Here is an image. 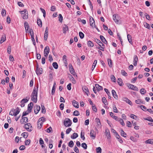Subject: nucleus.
<instances>
[{"mask_svg":"<svg viewBox=\"0 0 153 153\" xmlns=\"http://www.w3.org/2000/svg\"><path fill=\"white\" fill-rule=\"evenodd\" d=\"M19 13L24 12L25 14L22 15L23 18L24 19H27L28 18V12L26 9L22 11H19Z\"/></svg>","mask_w":153,"mask_h":153,"instance_id":"7ed1b4c3","label":"nucleus"},{"mask_svg":"<svg viewBox=\"0 0 153 153\" xmlns=\"http://www.w3.org/2000/svg\"><path fill=\"white\" fill-rule=\"evenodd\" d=\"M42 124L43 123H40V122L38 121L37 122V125L38 128L39 129H40L42 126Z\"/></svg>","mask_w":153,"mask_h":153,"instance_id":"58836bf2","label":"nucleus"},{"mask_svg":"<svg viewBox=\"0 0 153 153\" xmlns=\"http://www.w3.org/2000/svg\"><path fill=\"white\" fill-rule=\"evenodd\" d=\"M70 73L73 75H75L76 74V73L75 72L73 68L69 70Z\"/></svg>","mask_w":153,"mask_h":153,"instance_id":"de8ad7c7","label":"nucleus"},{"mask_svg":"<svg viewBox=\"0 0 153 153\" xmlns=\"http://www.w3.org/2000/svg\"><path fill=\"white\" fill-rule=\"evenodd\" d=\"M78 135L77 133H74L71 136V138L72 139H75L78 137Z\"/></svg>","mask_w":153,"mask_h":153,"instance_id":"7c9ffc66","label":"nucleus"},{"mask_svg":"<svg viewBox=\"0 0 153 153\" xmlns=\"http://www.w3.org/2000/svg\"><path fill=\"white\" fill-rule=\"evenodd\" d=\"M36 74L38 75H40L42 73V68H39L38 69H36Z\"/></svg>","mask_w":153,"mask_h":153,"instance_id":"4468645a","label":"nucleus"},{"mask_svg":"<svg viewBox=\"0 0 153 153\" xmlns=\"http://www.w3.org/2000/svg\"><path fill=\"white\" fill-rule=\"evenodd\" d=\"M38 121L43 123L45 121V118L44 117H41L39 119Z\"/></svg>","mask_w":153,"mask_h":153,"instance_id":"4c0bfd02","label":"nucleus"},{"mask_svg":"<svg viewBox=\"0 0 153 153\" xmlns=\"http://www.w3.org/2000/svg\"><path fill=\"white\" fill-rule=\"evenodd\" d=\"M137 56L136 55H134L133 58V65L134 66H136L137 65Z\"/></svg>","mask_w":153,"mask_h":153,"instance_id":"f8f14e48","label":"nucleus"},{"mask_svg":"<svg viewBox=\"0 0 153 153\" xmlns=\"http://www.w3.org/2000/svg\"><path fill=\"white\" fill-rule=\"evenodd\" d=\"M22 118L20 120V123L22 124H25L28 122V119L27 117H22Z\"/></svg>","mask_w":153,"mask_h":153,"instance_id":"1a4fd4ad","label":"nucleus"},{"mask_svg":"<svg viewBox=\"0 0 153 153\" xmlns=\"http://www.w3.org/2000/svg\"><path fill=\"white\" fill-rule=\"evenodd\" d=\"M97 153H101L102 149L100 147L97 148L96 149Z\"/></svg>","mask_w":153,"mask_h":153,"instance_id":"c03bdc74","label":"nucleus"},{"mask_svg":"<svg viewBox=\"0 0 153 153\" xmlns=\"http://www.w3.org/2000/svg\"><path fill=\"white\" fill-rule=\"evenodd\" d=\"M95 86L98 91L102 90L103 88L102 87L100 86L98 84H95Z\"/></svg>","mask_w":153,"mask_h":153,"instance_id":"412c9836","label":"nucleus"},{"mask_svg":"<svg viewBox=\"0 0 153 153\" xmlns=\"http://www.w3.org/2000/svg\"><path fill=\"white\" fill-rule=\"evenodd\" d=\"M117 82L118 84L120 86L122 85L123 84L122 79L121 78H118L117 79Z\"/></svg>","mask_w":153,"mask_h":153,"instance_id":"f704fd0d","label":"nucleus"},{"mask_svg":"<svg viewBox=\"0 0 153 153\" xmlns=\"http://www.w3.org/2000/svg\"><path fill=\"white\" fill-rule=\"evenodd\" d=\"M131 38V36L129 34L127 35V38L129 42L131 44L132 43Z\"/></svg>","mask_w":153,"mask_h":153,"instance_id":"72a5a7b5","label":"nucleus"},{"mask_svg":"<svg viewBox=\"0 0 153 153\" xmlns=\"http://www.w3.org/2000/svg\"><path fill=\"white\" fill-rule=\"evenodd\" d=\"M81 146L85 149H87V146L85 143H82L81 144Z\"/></svg>","mask_w":153,"mask_h":153,"instance_id":"a18cd8bd","label":"nucleus"},{"mask_svg":"<svg viewBox=\"0 0 153 153\" xmlns=\"http://www.w3.org/2000/svg\"><path fill=\"white\" fill-rule=\"evenodd\" d=\"M113 111L114 112L116 113L118 112L117 109L115 105H113Z\"/></svg>","mask_w":153,"mask_h":153,"instance_id":"603ef678","label":"nucleus"},{"mask_svg":"<svg viewBox=\"0 0 153 153\" xmlns=\"http://www.w3.org/2000/svg\"><path fill=\"white\" fill-rule=\"evenodd\" d=\"M52 65L54 68L55 69H57L58 67V65L56 62H54L52 64Z\"/></svg>","mask_w":153,"mask_h":153,"instance_id":"e433bc0d","label":"nucleus"},{"mask_svg":"<svg viewBox=\"0 0 153 153\" xmlns=\"http://www.w3.org/2000/svg\"><path fill=\"white\" fill-rule=\"evenodd\" d=\"M140 93L142 94H145L146 93V91L144 88H141L140 90Z\"/></svg>","mask_w":153,"mask_h":153,"instance_id":"ea45409f","label":"nucleus"},{"mask_svg":"<svg viewBox=\"0 0 153 153\" xmlns=\"http://www.w3.org/2000/svg\"><path fill=\"white\" fill-rule=\"evenodd\" d=\"M146 143H149L152 144H153V139H149L145 141Z\"/></svg>","mask_w":153,"mask_h":153,"instance_id":"473e14b6","label":"nucleus"},{"mask_svg":"<svg viewBox=\"0 0 153 153\" xmlns=\"http://www.w3.org/2000/svg\"><path fill=\"white\" fill-rule=\"evenodd\" d=\"M79 35L81 39H82L84 37V34L81 32H79Z\"/></svg>","mask_w":153,"mask_h":153,"instance_id":"3c124183","label":"nucleus"},{"mask_svg":"<svg viewBox=\"0 0 153 153\" xmlns=\"http://www.w3.org/2000/svg\"><path fill=\"white\" fill-rule=\"evenodd\" d=\"M24 26L25 29L26 31L27 32V31H28V29L29 27V26L28 23L27 22H25L24 23Z\"/></svg>","mask_w":153,"mask_h":153,"instance_id":"393cba45","label":"nucleus"},{"mask_svg":"<svg viewBox=\"0 0 153 153\" xmlns=\"http://www.w3.org/2000/svg\"><path fill=\"white\" fill-rule=\"evenodd\" d=\"M96 122H97V126H99L101 125V123L100 120L98 118H96L95 119Z\"/></svg>","mask_w":153,"mask_h":153,"instance_id":"c9c22d12","label":"nucleus"},{"mask_svg":"<svg viewBox=\"0 0 153 153\" xmlns=\"http://www.w3.org/2000/svg\"><path fill=\"white\" fill-rule=\"evenodd\" d=\"M72 104L73 106L76 108H78L79 107L78 102L76 101L75 100H73L72 101Z\"/></svg>","mask_w":153,"mask_h":153,"instance_id":"dca6fc26","label":"nucleus"},{"mask_svg":"<svg viewBox=\"0 0 153 153\" xmlns=\"http://www.w3.org/2000/svg\"><path fill=\"white\" fill-rule=\"evenodd\" d=\"M46 112V110L45 107L44 105H42V112L43 113H45Z\"/></svg>","mask_w":153,"mask_h":153,"instance_id":"338daca9","label":"nucleus"},{"mask_svg":"<svg viewBox=\"0 0 153 153\" xmlns=\"http://www.w3.org/2000/svg\"><path fill=\"white\" fill-rule=\"evenodd\" d=\"M144 26L146 28H148V29H149L150 28L149 25L147 23H145L144 25Z\"/></svg>","mask_w":153,"mask_h":153,"instance_id":"680f3d73","label":"nucleus"},{"mask_svg":"<svg viewBox=\"0 0 153 153\" xmlns=\"http://www.w3.org/2000/svg\"><path fill=\"white\" fill-rule=\"evenodd\" d=\"M135 102L136 103L138 104H143L144 103V101L140 99H138L136 100Z\"/></svg>","mask_w":153,"mask_h":153,"instance_id":"bb28decb","label":"nucleus"},{"mask_svg":"<svg viewBox=\"0 0 153 153\" xmlns=\"http://www.w3.org/2000/svg\"><path fill=\"white\" fill-rule=\"evenodd\" d=\"M85 133L84 132H81V138L83 140L85 139V137H84Z\"/></svg>","mask_w":153,"mask_h":153,"instance_id":"0e129e2a","label":"nucleus"},{"mask_svg":"<svg viewBox=\"0 0 153 153\" xmlns=\"http://www.w3.org/2000/svg\"><path fill=\"white\" fill-rule=\"evenodd\" d=\"M125 100L126 102L129 105H132V102L130 100L128 99V98H125Z\"/></svg>","mask_w":153,"mask_h":153,"instance_id":"4d7b16f0","label":"nucleus"},{"mask_svg":"<svg viewBox=\"0 0 153 153\" xmlns=\"http://www.w3.org/2000/svg\"><path fill=\"white\" fill-rule=\"evenodd\" d=\"M37 24L39 26L41 27L42 26V23L41 20L39 18H38L37 20Z\"/></svg>","mask_w":153,"mask_h":153,"instance_id":"cd10ccee","label":"nucleus"},{"mask_svg":"<svg viewBox=\"0 0 153 153\" xmlns=\"http://www.w3.org/2000/svg\"><path fill=\"white\" fill-rule=\"evenodd\" d=\"M102 102L105 104V105L108 104L107 100L105 97H103L102 98Z\"/></svg>","mask_w":153,"mask_h":153,"instance_id":"8fccbe9b","label":"nucleus"},{"mask_svg":"<svg viewBox=\"0 0 153 153\" xmlns=\"http://www.w3.org/2000/svg\"><path fill=\"white\" fill-rule=\"evenodd\" d=\"M38 90V87L37 88L34 87L33 91L31 96H37V92Z\"/></svg>","mask_w":153,"mask_h":153,"instance_id":"423d86ee","label":"nucleus"},{"mask_svg":"<svg viewBox=\"0 0 153 153\" xmlns=\"http://www.w3.org/2000/svg\"><path fill=\"white\" fill-rule=\"evenodd\" d=\"M72 130V129L71 128H68L66 130V133L67 134H68L70 133L71 131Z\"/></svg>","mask_w":153,"mask_h":153,"instance_id":"69168bd1","label":"nucleus"},{"mask_svg":"<svg viewBox=\"0 0 153 153\" xmlns=\"http://www.w3.org/2000/svg\"><path fill=\"white\" fill-rule=\"evenodd\" d=\"M143 119L145 120H147L151 122H153V120L150 117H149L147 118H143Z\"/></svg>","mask_w":153,"mask_h":153,"instance_id":"a19ab883","label":"nucleus"},{"mask_svg":"<svg viewBox=\"0 0 153 153\" xmlns=\"http://www.w3.org/2000/svg\"><path fill=\"white\" fill-rule=\"evenodd\" d=\"M41 11H42V12L43 13V16L45 18V17L46 16V12L45 10L43 9L42 8H40Z\"/></svg>","mask_w":153,"mask_h":153,"instance_id":"13d9d810","label":"nucleus"},{"mask_svg":"<svg viewBox=\"0 0 153 153\" xmlns=\"http://www.w3.org/2000/svg\"><path fill=\"white\" fill-rule=\"evenodd\" d=\"M34 112L35 114H37L38 113L39 111L40 110V107L39 105H36L34 106Z\"/></svg>","mask_w":153,"mask_h":153,"instance_id":"9b49d317","label":"nucleus"},{"mask_svg":"<svg viewBox=\"0 0 153 153\" xmlns=\"http://www.w3.org/2000/svg\"><path fill=\"white\" fill-rule=\"evenodd\" d=\"M16 111L15 112H14V113H13V115H14V116H16V115L19 114L20 112V109L19 108L17 107L16 108Z\"/></svg>","mask_w":153,"mask_h":153,"instance_id":"5701e85b","label":"nucleus"},{"mask_svg":"<svg viewBox=\"0 0 153 153\" xmlns=\"http://www.w3.org/2000/svg\"><path fill=\"white\" fill-rule=\"evenodd\" d=\"M30 112H29V111L28 110H27V111H26V112H24L22 114V117L26 115Z\"/></svg>","mask_w":153,"mask_h":153,"instance_id":"052dcab7","label":"nucleus"},{"mask_svg":"<svg viewBox=\"0 0 153 153\" xmlns=\"http://www.w3.org/2000/svg\"><path fill=\"white\" fill-rule=\"evenodd\" d=\"M128 87L129 88L133 90H135L137 91H138V88L135 86H134L132 84H129L128 85Z\"/></svg>","mask_w":153,"mask_h":153,"instance_id":"20e7f679","label":"nucleus"},{"mask_svg":"<svg viewBox=\"0 0 153 153\" xmlns=\"http://www.w3.org/2000/svg\"><path fill=\"white\" fill-rule=\"evenodd\" d=\"M94 41L100 46H104L103 44L99 39H94Z\"/></svg>","mask_w":153,"mask_h":153,"instance_id":"ddd939ff","label":"nucleus"},{"mask_svg":"<svg viewBox=\"0 0 153 153\" xmlns=\"http://www.w3.org/2000/svg\"><path fill=\"white\" fill-rule=\"evenodd\" d=\"M82 90H83V91L85 92L86 93V94H87V95L88 96V93H87V92H89V91H88V89L87 87L86 86H84L82 87Z\"/></svg>","mask_w":153,"mask_h":153,"instance_id":"a211bd4d","label":"nucleus"},{"mask_svg":"<svg viewBox=\"0 0 153 153\" xmlns=\"http://www.w3.org/2000/svg\"><path fill=\"white\" fill-rule=\"evenodd\" d=\"M87 45L88 47H93L94 45L93 43L91 41H89L88 42Z\"/></svg>","mask_w":153,"mask_h":153,"instance_id":"c85d7f7f","label":"nucleus"},{"mask_svg":"<svg viewBox=\"0 0 153 153\" xmlns=\"http://www.w3.org/2000/svg\"><path fill=\"white\" fill-rule=\"evenodd\" d=\"M59 21L60 22H62L63 20V17L61 14L59 15Z\"/></svg>","mask_w":153,"mask_h":153,"instance_id":"6e6d98bb","label":"nucleus"},{"mask_svg":"<svg viewBox=\"0 0 153 153\" xmlns=\"http://www.w3.org/2000/svg\"><path fill=\"white\" fill-rule=\"evenodd\" d=\"M6 40V36L5 34H3L1 38V39L0 41V43L2 44Z\"/></svg>","mask_w":153,"mask_h":153,"instance_id":"2eb2a0df","label":"nucleus"},{"mask_svg":"<svg viewBox=\"0 0 153 153\" xmlns=\"http://www.w3.org/2000/svg\"><path fill=\"white\" fill-rule=\"evenodd\" d=\"M90 135L91 137H92L93 139H94L96 137V132L93 130H91L90 131Z\"/></svg>","mask_w":153,"mask_h":153,"instance_id":"0eeeda50","label":"nucleus"},{"mask_svg":"<svg viewBox=\"0 0 153 153\" xmlns=\"http://www.w3.org/2000/svg\"><path fill=\"white\" fill-rule=\"evenodd\" d=\"M121 73L122 75L124 76H126L127 75V73L124 70H122L121 71Z\"/></svg>","mask_w":153,"mask_h":153,"instance_id":"e2e57ef3","label":"nucleus"},{"mask_svg":"<svg viewBox=\"0 0 153 153\" xmlns=\"http://www.w3.org/2000/svg\"><path fill=\"white\" fill-rule=\"evenodd\" d=\"M100 38L101 40L103 42L104 44H106L107 43V42L106 40L105 39V38L102 35L100 36Z\"/></svg>","mask_w":153,"mask_h":153,"instance_id":"a878e982","label":"nucleus"},{"mask_svg":"<svg viewBox=\"0 0 153 153\" xmlns=\"http://www.w3.org/2000/svg\"><path fill=\"white\" fill-rule=\"evenodd\" d=\"M106 135L108 139L111 138V135L108 129H106L105 131Z\"/></svg>","mask_w":153,"mask_h":153,"instance_id":"aec40b11","label":"nucleus"},{"mask_svg":"<svg viewBox=\"0 0 153 153\" xmlns=\"http://www.w3.org/2000/svg\"><path fill=\"white\" fill-rule=\"evenodd\" d=\"M74 145V143L72 140H71L68 144V146L70 147H72Z\"/></svg>","mask_w":153,"mask_h":153,"instance_id":"37998d69","label":"nucleus"},{"mask_svg":"<svg viewBox=\"0 0 153 153\" xmlns=\"http://www.w3.org/2000/svg\"><path fill=\"white\" fill-rule=\"evenodd\" d=\"M117 121H119L120 123L123 126H124L125 125L124 123L123 120L121 118H120L119 120H118Z\"/></svg>","mask_w":153,"mask_h":153,"instance_id":"09e8293b","label":"nucleus"},{"mask_svg":"<svg viewBox=\"0 0 153 153\" xmlns=\"http://www.w3.org/2000/svg\"><path fill=\"white\" fill-rule=\"evenodd\" d=\"M48 27H46L45 28V33L44 36V40H46L47 39L48 35Z\"/></svg>","mask_w":153,"mask_h":153,"instance_id":"39448f33","label":"nucleus"},{"mask_svg":"<svg viewBox=\"0 0 153 153\" xmlns=\"http://www.w3.org/2000/svg\"><path fill=\"white\" fill-rule=\"evenodd\" d=\"M111 78L112 81L114 82H115L116 81V79L115 76L113 75H111Z\"/></svg>","mask_w":153,"mask_h":153,"instance_id":"5fc2aeb1","label":"nucleus"},{"mask_svg":"<svg viewBox=\"0 0 153 153\" xmlns=\"http://www.w3.org/2000/svg\"><path fill=\"white\" fill-rule=\"evenodd\" d=\"M72 124L71 120L69 118H66L64 122V124L66 127H69Z\"/></svg>","mask_w":153,"mask_h":153,"instance_id":"f257e3e1","label":"nucleus"},{"mask_svg":"<svg viewBox=\"0 0 153 153\" xmlns=\"http://www.w3.org/2000/svg\"><path fill=\"white\" fill-rule=\"evenodd\" d=\"M89 21L90 25L92 27H93L94 26H95V23L92 17H90L89 19Z\"/></svg>","mask_w":153,"mask_h":153,"instance_id":"9d476101","label":"nucleus"},{"mask_svg":"<svg viewBox=\"0 0 153 153\" xmlns=\"http://www.w3.org/2000/svg\"><path fill=\"white\" fill-rule=\"evenodd\" d=\"M31 99L33 102L36 103L37 102V96H31Z\"/></svg>","mask_w":153,"mask_h":153,"instance_id":"f3484780","label":"nucleus"},{"mask_svg":"<svg viewBox=\"0 0 153 153\" xmlns=\"http://www.w3.org/2000/svg\"><path fill=\"white\" fill-rule=\"evenodd\" d=\"M22 135L25 138H26L28 136L27 133V132H24L22 134Z\"/></svg>","mask_w":153,"mask_h":153,"instance_id":"864d4df0","label":"nucleus"},{"mask_svg":"<svg viewBox=\"0 0 153 153\" xmlns=\"http://www.w3.org/2000/svg\"><path fill=\"white\" fill-rule=\"evenodd\" d=\"M110 115L111 117L117 121L120 119V118H118L117 117L114 116V114L112 112H110Z\"/></svg>","mask_w":153,"mask_h":153,"instance_id":"4be33fe9","label":"nucleus"},{"mask_svg":"<svg viewBox=\"0 0 153 153\" xmlns=\"http://www.w3.org/2000/svg\"><path fill=\"white\" fill-rule=\"evenodd\" d=\"M108 65L110 67H112V64L111 59H108Z\"/></svg>","mask_w":153,"mask_h":153,"instance_id":"79ce46f5","label":"nucleus"},{"mask_svg":"<svg viewBox=\"0 0 153 153\" xmlns=\"http://www.w3.org/2000/svg\"><path fill=\"white\" fill-rule=\"evenodd\" d=\"M73 114L74 116H77L79 115V113L78 111L76 110L74 112Z\"/></svg>","mask_w":153,"mask_h":153,"instance_id":"49530a36","label":"nucleus"},{"mask_svg":"<svg viewBox=\"0 0 153 153\" xmlns=\"http://www.w3.org/2000/svg\"><path fill=\"white\" fill-rule=\"evenodd\" d=\"M50 51L49 47L48 46L46 47L44 49V53H49Z\"/></svg>","mask_w":153,"mask_h":153,"instance_id":"c756f323","label":"nucleus"},{"mask_svg":"<svg viewBox=\"0 0 153 153\" xmlns=\"http://www.w3.org/2000/svg\"><path fill=\"white\" fill-rule=\"evenodd\" d=\"M71 81L72 82V83H73L74 84H75L76 83V81L75 80V79H74V78L72 76V77L71 79Z\"/></svg>","mask_w":153,"mask_h":153,"instance_id":"774afa93","label":"nucleus"},{"mask_svg":"<svg viewBox=\"0 0 153 153\" xmlns=\"http://www.w3.org/2000/svg\"><path fill=\"white\" fill-rule=\"evenodd\" d=\"M33 105V103L31 102L28 104L27 107V110L29 111V112H31Z\"/></svg>","mask_w":153,"mask_h":153,"instance_id":"6e6552de","label":"nucleus"},{"mask_svg":"<svg viewBox=\"0 0 153 153\" xmlns=\"http://www.w3.org/2000/svg\"><path fill=\"white\" fill-rule=\"evenodd\" d=\"M64 26H65L63 27L62 30L63 33H66V31L68 30V27L67 25H65Z\"/></svg>","mask_w":153,"mask_h":153,"instance_id":"b1692460","label":"nucleus"},{"mask_svg":"<svg viewBox=\"0 0 153 153\" xmlns=\"http://www.w3.org/2000/svg\"><path fill=\"white\" fill-rule=\"evenodd\" d=\"M111 92L112 95H113L114 98L116 99H117L118 96L117 94L115 91L114 90H112Z\"/></svg>","mask_w":153,"mask_h":153,"instance_id":"6ab92c4d","label":"nucleus"},{"mask_svg":"<svg viewBox=\"0 0 153 153\" xmlns=\"http://www.w3.org/2000/svg\"><path fill=\"white\" fill-rule=\"evenodd\" d=\"M113 19L114 20V22L117 23L118 24L119 22V20L117 19H116V15L114 14L113 16Z\"/></svg>","mask_w":153,"mask_h":153,"instance_id":"2f4dec72","label":"nucleus"},{"mask_svg":"<svg viewBox=\"0 0 153 153\" xmlns=\"http://www.w3.org/2000/svg\"><path fill=\"white\" fill-rule=\"evenodd\" d=\"M11 47L10 46H8L7 49V52L8 53L10 54L11 51Z\"/></svg>","mask_w":153,"mask_h":153,"instance_id":"bf43d9fd","label":"nucleus"},{"mask_svg":"<svg viewBox=\"0 0 153 153\" xmlns=\"http://www.w3.org/2000/svg\"><path fill=\"white\" fill-rule=\"evenodd\" d=\"M24 127L29 131H32V127L31 124L30 123L25 124Z\"/></svg>","mask_w":153,"mask_h":153,"instance_id":"f03ea898","label":"nucleus"}]
</instances>
